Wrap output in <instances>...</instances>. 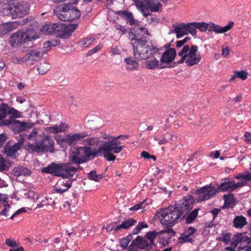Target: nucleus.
<instances>
[{
	"instance_id": "f257e3e1",
	"label": "nucleus",
	"mask_w": 251,
	"mask_h": 251,
	"mask_svg": "<svg viewBox=\"0 0 251 251\" xmlns=\"http://www.w3.org/2000/svg\"><path fill=\"white\" fill-rule=\"evenodd\" d=\"M195 202L194 196H183L174 205L170 206L157 212L155 216L160 219V222L163 226L171 227L177 223L179 220L184 219L192 210Z\"/></svg>"
},
{
	"instance_id": "f03ea898",
	"label": "nucleus",
	"mask_w": 251,
	"mask_h": 251,
	"mask_svg": "<svg viewBox=\"0 0 251 251\" xmlns=\"http://www.w3.org/2000/svg\"><path fill=\"white\" fill-rule=\"evenodd\" d=\"M112 140L104 143L99 149H94V157L103 156L108 161H114L116 156L112 153H120L124 146H121V142L118 140H125L128 138V136L120 135L117 137H111Z\"/></svg>"
},
{
	"instance_id": "7ed1b4c3",
	"label": "nucleus",
	"mask_w": 251,
	"mask_h": 251,
	"mask_svg": "<svg viewBox=\"0 0 251 251\" xmlns=\"http://www.w3.org/2000/svg\"><path fill=\"white\" fill-rule=\"evenodd\" d=\"M29 12V6L26 2H9L4 4L1 12L4 16L16 19L23 17Z\"/></svg>"
},
{
	"instance_id": "20e7f679",
	"label": "nucleus",
	"mask_w": 251,
	"mask_h": 251,
	"mask_svg": "<svg viewBox=\"0 0 251 251\" xmlns=\"http://www.w3.org/2000/svg\"><path fill=\"white\" fill-rule=\"evenodd\" d=\"M143 42L133 43V52L135 59L144 60L153 54H160L159 51L161 49L157 48L152 44L150 45L148 41Z\"/></svg>"
},
{
	"instance_id": "39448f33",
	"label": "nucleus",
	"mask_w": 251,
	"mask_h": 251,
	"mask_svg": "<svg viewBox=\"0 0 251 251\" xmlns=\"http://www.w3.org/2000/svg\"><path fill=\"white\" fill-rule=\"evenodd\" d=\"M94 150L88 146L72 148L69 151V160L74 164H80L86 162L90 156L94 157Z\"/></svg>"
},
{
	"instance_id": "423d86ee",
	"label": "nucleus",
	"mask_w": 251,
	"mask_h": 251,
	"mask_svg": "<svg viewBox=\"0 0 251 251\" xmlns=\"http://www.w3.org/2000/svg\"><path fill=\"white\" fill-rule=\"evenodd\" d=\"M54 143L49 136L44 135L40 140L36 141L34 144L28 142L25 149L30 153H41L44 152H52Z\"/></svg>"
},
{
	"instance_id": "0eeeda50",
	"label": "nucleus",
	"mask_w": 251,
	"mask_h": 251,
	"mask_svg": "<svg viewBox=\"0 0 251 251\" xmlns=\"http://www.w3.org/2000/svg\"><path fill=\"white\" fill-rule=\"evenodd\" d=\"M54 12L55 16L62 21H72L78 19L80 16V12L69 4L57 6L54 8Z\"/></svg>"
},
{
	"instance_id": "6e6552de",
	"label": "nucleus",
	"mask_w": 251,
	"mask_h": 251,
	"mask_svg": "<svg viewBox=\"0 0 251 251\" xmlns=\"http://www.w3.org/2000/svg\"><path fill=\"white\" fill-rule=\"evenodd\" d=\"M0 126H10L15 133H18L31 128L33 124L20 121L16 119H5L1 122Z\"/></svg>"
},
{
	"instance_id": "1a4fd4ad",
	"label": "nucleus",
	"mask_w": 251,
	"mask_h": 251,
	"mask_svg": "<svg viewBox=\"0 0 251 251\" xmlns=\"http://www.w3.org/2000/svg\"><path fill=\"white\" fill-rule=\"evenodd\" d=\"M218 193L217 190L211 184L197 189L196 192L197 202H200L211 199Z\"/></svg>"
},
{
	"instance_id": "9d476101",
	"label": "nucleus",
	"mask_w": 251,
	"mask_h": 251,
	"mask_svg": "<svg viewBox=\"0 0 251 251\" xmlns=\"http://www.w3.org/2000/svg\"><path fill=\"white\" fill-rule=\"evenodd\" d=\"M149 35L148 30L146 28L139 27V25L135 28H131L129 32V38L131 41L143 42L148 41L147 38Z\"/></svg>"
},
{
	"instance_id": "9b49d317",
	"label": "nucleus",
	"mask_w": 251,
	"mask_h": 251,
	"mask_svg": "<svg viewBox=\"0 0 251 251\" xmlns=\"http://www.w3.org/2000/svg\"><path fill=\"white\" fill-rule=\"evenodd\" d=\"M20 138L18 142L12 146L9 145V142L6 143L4 147L3 153L9 157L14 159L16 157V154L18 151L20 150L24 145L25 140V135H20Z\"/></svg>"
},
{
	"instance_id": "f8f14e48",
	"label": "nucleus",
	"mask_w": 251,
	"mask_h": 251,
	"mask_svg": "<svg viewBox=\"0 0 251 251\" xmlns=\"http://www.w3.org/2000/svg\"><path fill=\"white\" fill-rule=\"evenodd\" d=\"M198 50V47L196 45H192L190 50L187 53V58L185 63L188 66H192L198 64L201 59V55L200 53L197 54Z\"/></svg>"
},
{
	"instance_id": "ddd939ff",
	"label": "nucleus",
	"mask_w": 251,
	"mask_h": 251,
	"mask_svg": "<svg viewBox=\"0 0 251 251\" xmlns=\"http://www.w3.org/2000/svg\"><path fill=\"white\" fill-rule=\"evenodd\" d=\"M89 134L85 131L77 133L72 135L69 134L62 139L63 143L67 144L69 146H73L77 144L79 141H81L85 137L88 136Z\"/></svg>"
},
{
	"instance_id": "4468645a",
	"label": "nucleus",
	"mask_w": 251,
	"mask_h": 251,
	"mask_svg": "<svg viewBox=\"0 0 251 251\" xmlns=\"http://www.w3.org/2000/svg\"><path fill=\"white\" fill-rule=\"evenodd\" d=\"M114 13L116 15L119 16L121 19L124 20L127 25L135 26L139 25V21L134 18L131 12L124 10L116 11Z\"/></svg>"
},
{
	"instance_id": "2eb2a0df",
	"label": "nucleus",
	"mask_w": 251,
	"mask_h": 251,
	"mask_svg": "<svg viewBox=\"0 0 251 251\" xmlns=\"http://www.w3.org/2000/svg\"><path fill=\"white\" fill-rule=\"evenodd\" d=\"M73 163L69 161L66 163H62V177L63 178H72L75 173L79 169H82V167L78 166L77 167H74L72 166Z\"/></svg>"
},
{
	"instance_id": "dca6fc26",
	"label": "nucleus",
	"mask_w": 251,
	"mask_h": 251,
	"mask_svg": "<svg viewBox=\"0 0 251 251\" xmlns=\"http://www.w3.org/2000/svg\"><path fill=\"white\" fill-rule=\"evenodd\" d=\"M152 245L148 242L145 238L141 236H137L135 239L131 241L128 249L133 250L134 247L136 246L140 249H143L146 251H149L152 248Z\"/></svg>"
},
{
	"instance_id": "f3484780",
	"label": "nucleus",
	"mask_w": 251,
	"mask_h": 251,
	"mask_svg": "<svg viewBox=\"0 0 251 251\" xmlns=\"http://www.w3.org/2000/svg\"><path fill=\"white\" fill-rule=\"evenodd\" d=\"M78 26V24H60V28H59V35L60 37L62 38H68L72 35V33Z\"/></svg>"
},
{
	"instance_id": "a211bd4d",
	"label": "nucleus",
	"mask_w": 251,
	"mask_h": 251,
	"mask_svg": "<svg viewBox=\"0 0 251 251\" xmlns=\"http://www.w3.org/2000/svg\"><path fill=\"white\" fill-rule=\"evenodd\" d=\"M62 163H51L46 167L42 169L41 172L44 173L50 174L54 176H61L62 173Z\"/></svg>"
},
{
	"instance_id": "6ab92c4d",
	"label": "nucleus",
	"mask_w": 251,
	"mask_h": 251,
	"mask_svg": "<svg viewBox=\"0 0 251 251\" xmlns=\"http://www.w3.org/2000/svg\"><path fill=\"white\" fill-rule=\"evenodd\" d=\"M64 179H59L57 182L54 187V191L56 193L63 194L71 187L72 181Z\"/></svg>"
},
{
	"instance_id": "aec40b11",
	"label": "nucleus",
	"mask_w": 251,
	"mask_h": 251,
	"mask_svg": "<svg viewBox=\"0 0 251 251\" xmlns=\"http://www.w3.org/2000/svg\"><path fill=\"white\" fill-rule=\"evenodd\" d=\"M45 52V50L42 51V49L32 50L22 58L23 61H37L43 56Z\"/></svg>"
},
{
	"instance_id": "412c9836",
	"label": "nucleus",
	"mask_w": 251,
	"mask_h": 251,
	"mask_svg": "<svg viewBox=\"0 0 251 251\" xmlns=\"http://www.w3.org/2000/svg\"><path fill=\"white\" fill-rule=\"evenodd\" d=\"M196 232V229L192 226H190L183 234L178 238V242L180 244H183L186 242L193 243V239L191 236Z\"/></svg>"
},
{
	"instance_id": "4be33fe9",
	"label": "nucleus",
	"mask_w": 251,
	"mask_h": 251,
	"mask_svg": "<svg viewBox=\"0 0 251 251\" xmlns=\"http://www.w3.org/2000/svg\"><path fill=\"white\" fill-rule=\"evenodd\" d=\"M60 24L56 23L46 24L41 29L42 32L46 35L57 34L59 32Z\"/></svg>"
},
{
	"instance_id": "5701e85b",
	"label": "nucleus",
	"mask_w": 251,
	"mask_h": 251,
	"mask_svg": "<svg viewBox=\"0 0 251 251\" xmlns=\"http://www.w3.org/2000/svg\"><path fill=\"white\" fill-rule=\"evenodd\" d=\"M145 10H150L151 12H157L162 10V4L158 0H146Z\"/></svg>"
},
{
	"instance_id": "b1692460",
	"label": "nucleus",
	"mask_w": 251,
	"mask_h": 251,
	"mask_svg": "<svg viewBox=\"0 0 251 251\" xmlns=\"http://www.w3.org/2000/svg\"><path fill=\"white\" fill-rule=\"evenodd\" d=\"M23 31L19 30L13 34L9 39V42L12 47H16L20 44L25 43Z\"/></svg>"
},
{
	"instance_id": "393cba45",
	"label": "nucleus",
	"mask_w": 251,
	"mask_h": 251,
	"mask_svg": "<svg viewBox=\"0 0 251 251\" xmlns=\"http://www.w3.org/2000/svg\"><path fill=\"white\" fill-rule=\"evenodd\" d=\"M176 55V50L174 48H171L165 51L160 58L161 64L165 63H171L175 59Z\"/></svg>"
},
{
	"instance_id": "a878e982",
	"label": "nucleus",
	"mask_w": 251,
	"mask_h": 251,
	"mask_svg": "<svg viewBox=\"0 0 251 251\" xmlns=\"http://www.w3.org/2000/svg\"><path fill=\"white\" fill-rule=\"evenodd\" d=\"M155 54H153L150 56H148V58H146L144 65L145 67L149 70H155L159 68V61L154 56Z\"/></svg>"
},
{
	"instance_id": "bb28decb",
	"label": "nucleus",
	"mask_w": 251,
	"mask_h": 251,
	"mask_svg": "<svg viewBox=\"0 0 251 251\" xmlns=\"http://www.w3.org/2000/svg\"><path fill=\"white\" fill-rule=\"evenodd\" d=\"M225 181L220 183L216 189L218 192L233 191V180L230 178L226 177Z\"/></svg>"
},
{
	"instance_id": "cd10ccee",
	"label": "nucleus",
	"mask_w": 251,
	"mask_h": 251,
	"mask_svg": "<svg viewBox=\"0 0 251 251\" xmlns=\"http://www.w3.org/2000/svg\"><path fill=\"white\" fill-rule=\"evenodd\" d=\"M126 63V68L128 71H133L137 70L139 68V62L134 59L132 57L125 58Z\"/></svg>"
},
{
	"instance_id": "c85d7f7f",
	"label": "nucleus",
	"mask_w": 251,
	"mask_h": 251,
	"mask_svg": "<svg viewBox=\"0 0 251 251\" xmlns=\"http://www.w3.org/2000/svg\"><path fill=\"white\" fill-rule=\"evenodd\" d=\"M12 174L15 176H27L31 174V172L27 168L20 165L13 169Z\"/></svg>"
},
{
	"instance_id": "c756f323",
	"label": "nucleus",
	"mask_w": 251,
	"mask_h": 251,
	"mask_svg": "<svg viewBox=\"0 0 251 251\" xmlns=\"http://www.w3.org/2000/svg\"><path fill=\"white\" fill-rule=\"evenodd\" d=\"M23 33L24 35V38L25 43L39 38V36L37 34L36 30L32 28H28L25 31H23Z\"/></svg>"
},
{
	"instance_id": "7c9ffc66",
	"label": "nucleus",
	"mask_w": 251,
	"mask_h": 251,
	"mask_svg": "<svg viewBox=\"0 0 251 251\" xmlns=\"http://www.w3.org/2000/svg\"><path fill=\"white\" fill-rule=\"evenodd\" d=\"M136 223V221L135 220L131 218H129L123 222L121 224L116 226L115 227H113L112 229H114L116 231H118L122 228L126 229L133 226Z\"/></svg>"
},
{
	"instance_id": "2f4dec72",
	"label": "nucleus",
	"mask_w": 251,
	"mask_h": 251,
	"mask_svg": "<svg viewBox=\"0 0 251 251\" xmlns=\"http://www.w3.org/2000/svg\"><path fill=\"white\" fill-rule=\"evenodd\" d=\"M233 226L236 228H242L247 224L246 218L242 215L236 216L233 221Z\"/></svg>"
},
{
	"instance_id": "473e14b6",
	"label": "nucleus",
	"mask_w": 251,
	"mask_h": 251,
	"mask_svg": "<svg viewBox=\"0 0 251 251\" xmlns=\"http://www.w3.org/2000/svg\"><path fill=\"white\" fill-rule=\"evenodd\" d=\"M233 22H229L226 25L223 27L219 25H215L214 32L216 33H223L229 31L233 26Z\"/></svg>"
},
{
	"instance_id": "72a5a7b5",
	"label": "nucleus",
	"mask_w": 251,
	"mask_h": 251,
	"mask_svg": "<svg viewBox=\"0 0 251 251\" xmlns=\"http://www.w3.org/2000/svg\"><path fill=\"white\" fill-rule=\"evenodd\" d=\"M173 27L174 28V32L176 34L177 38H180L184 36L185 35L188 34V32L185 30L183 23H181L177 26L173 25Z\"/></svg>"
},
{
	"instance_id": "f704fd0d",
	"label": "nucleus",
	"mask_w": 251,
	"mask_h": 251,
	"mask_svg": "<svg viewBox=\"0 0 251 251\" xmlns=\"http://www.w3.org/2000/svg\"><path fill=\"white\" fill-rule=\"evenodd\" d=\"M68 128L67 125L62 123L59 125H55L47 128V131L50 132L58 133L65 131Z\"/></svg>"
},
{
	"instance_id": "c9c22d12",
	"label": "nucleus",
	"mask_w": 251,
	"mask_h": 251,
	"mask_svg": "<svg viewBox=\"0 0 251 251\" xmlns=\"http://www.w3.org/2000/svg\"><path fill=\"white\" fill-rule=\"evenodd\" d=\"M200 209L198 208L194 209L191 212L190 211L189 214L185 217V223L187 224L192 223L198 217L199 211Z\"/></svg>"
},
{
	"instance_id": "e433bc0d",
	"label": "nucleus",
	"mask_w": 251,
	"mask_h": 251,
	"mask_svg": "<svg viewBox=\"0 0 251 251\" xmlns=\"http://www.w3.org/2000/svg\"><path fill=\"white\" fill-rule=\"evenodd\" d=\"M234 239H236L239 243H245L246 245H249L251 243V238L249 237L245 234L241 233H237L233 236Z\"/></svg>"
},
{
	"instance_id": "4c0bfd02",
	"label": "nucleus",
	"mask_w": 251,
	"mask_h": 251,
	"mask_svg": "<svg viewBox=\"0 0 251 251\" xmlns=\"http://www.w3.org/2000/svg\"><path fill=\"white\" fill-rule=\"evenodd\" d=\"M95 40L93 37H88L85 38L81 39L78 42V45L82 48L89 47Z\"/></svg>"
},
{
	"instance_id": "58836bf2",
	"label": "nucleus",
	"mask_w": 251,
	"mask_h": 251,
	"mask_svg": "<svg viewBox=\"0 0 251 251\" xmlns=\"http://www.w3.org/2000/svg\"><path fill=\"white\" fill-rule=\"evenodd\" d=\"M185 30L188 32V34L190 33L192 36H195L197 34V30L196 29L195 22L189 23L187 24L183 23Z\"/></svg>"
},
{
	"instance_id": "ea45409f",
	"label": "nucleus",
	"mask_w": 251,
	"mask_h": 251,
	"mask_svg": "<svg viewBox=\"0 0 251 251\" xmlns=\"http://www.w3.org/2000/svg\"><path fill=\"white\" fill-rule=\"evenodd\" d=\"M234 177L238 179H243L244 181H251V172L246 171L244 173H239Z\"/></svg>"
},
{
	"instance_id": "a19ab883",
	"label": "nucleus",
	"mask_w": 251,
	"mask_h": 251,
	"mask_svg": "<svg viewBox=\"0 0 251 251\" xmlns=\"http://www.w3.org/2000/svg\"><path fill=\"white\" fill-rule=\"evenodd\" d=\"M50 69V65L46 62L41 63L37 66V71L40 75L45 74Z\"/></svg>"
},
{
	"instance_id": "79ce46f5",
	"label": "nucleus",
	"mask_w": 251,
	"mask_h": 251,
	"mask_svg": "<svg viewBox=\"0 0 251 251\" xmlns=\"http://www.w3.org/2000/svg\"><path fill=\"white\" fill-rule=\"evenodd\" d=\"M13 29L12 24L10 23H4L0 25V31L2 34H7Z\"/></svg>"
},
{
	"instance_id": "37998d69",
	"label": "nucleus",
	"mask_w": 251,
	"mask_h": 251,
	"mask_svg": "<svg viewBox=\"0 0 251 251\" xmlns=\"http://www.w3.org/2000/svg\"><path fill=\"white\" fill-rule=\"evenodd\" d=\"M158 235V232L156 231H151L148 232L146 233L145 237L148 239L150 241V243L154 246H155L154 243V240L156 238Z\"/></svg>"
},
{
	"instance_id": "c03bdc74",
	"label": "nucleus",
	"mask_w": 251,
	"mask_h": 251,
	"mask_svg": "<svg viewBox=\"0 0 251 251\" xmlns=\"http://www.w3.org/2000/svg\"><path fill=\"white\" fill-rule=\"evenodd\" d=\"M100 142V139L98 137H90L83 139V144L86 146H93Z\"/></svg>"
},
{
	"instance_id": "a18cd8bd",
	"label": "nucleus",
	"mask_w": 251,
	"mask_h": 251,
	"mask_svg": "<svg viewBox=\"0 0 251 251\" xmlns=\"http://www.w3.org/2000/svg\"><path fill=\"white\" fill-rule=\"evenodd\" d=\"M7 115H9L13 118H18L20 117V112L14 109L13 107H10L8 104H7Z\"/></svg>"
},
{
	"instance_id": "49530a36",
	"label": "nucleus",
	"mask_w": 251,
	"mask_h": 251,
	"mask_svg": "<svg viewBox=\"0 0 251 251\" xmlns=\"http://www.w3.org/2000/svg\"><path fill=\"white\" fill-rule=\"evenodd\" d=\"M131 240L132 236L131 235H128V236L124 237L120 240V246L122 248L123 250H125L127 248L129 243Z\"/></svg>"
},
{
	"instance_id": "de8ad7c7",
	"label": "nucleus",
	"mask_w": 251,
	"mask_h": 251,
	"mask_svg": "<svg viewBox=\"0 0 251 251\" xmlns=\"http://www.w3.org/2000/svg\"><path fill=\"white\" fill-rule=\"evenodd\" d=\"M114 28L121 35H125L127 32L128 29L125 26L122 25L118 23L114 25Z\"/></svg>"
},
{
	"instance_id": "09e8293b",
	"label": "nucleus",
	"mask_w": 251,
	"mask_h": 251,
	"mask_svg": "<svg viewBox=\"0 0 251 251\" xmlns=\"http://www.w3.org/2000/svg\"><path fill=\"white\" fill-rule=\"evenodd\" d=\"M88 177L90 179L94 180L95 181H98L102 178V175H97L96 171H91L88 174Z\"/></svg>"
},
{
	"instance_id": "8fccbe9b",
	"label": "nucleus",
	"mask_w": 251,
	"mask_h": 251,
	"mask_svg": "<svg viewBox=\"0 0 251 251\" xmlns=\"http://www.w3.org/2000/svg\"><path fill=\"white\" fill-rule=\"evenodd\" d=\"M148 226L146 223L143 222L138 223V225L133 229V234H138L140 230L144 228H146Z\"/></svg>"
},
{
	"instance_id": "3c124183",
	"label": "nucleus",
	"mask_w": 251,
	"mask_h": 251,
	"mask_svg": "<svg viewBox=\"0 0 251 251\" xmlns=\"http://www.w3.org/2000/svg\"><path fill=\"white\" fill-rule=\"evenodd\" d=\"M196 29H198L200 31L204 32L206 31V23L202 22H195Z\"/></svg>"
},
{
	"instance_id": "603ef678",
	"label": "nucleus",
	"mask_w": 251,
	"mask_h": 251,
	"mask_svg": "<svg viewBox=\"0 0 251 251\" xmlns=\"http://www.w3.org/2000/svg\"><path fill=\"white\" fill-rule=\"evenodd\" d=\"M231 239V234L230 233H226L225 234H223L221 237H219L217 238L218 241H221L225 243L226 244H228L230 240Z\"/></svg>"
},
{
	"instance_id": "864d4df0",
	"label": "nucleus",
	"mask_w": 251,
	"mask_h": 251,
	"mask_svg": "<svg viewBox=\"0 0 251 251\" xmlns=\"http://www.w3.org/2000/svg\"><path fill=\"white\" fill-rule=\"evenodd\" d=\"M135 3L136 6L140 9L143 12L145 10V1L146 0H132Z\"/></svg>"
},
{
	"instance_id": "5fc2aeb1",
	"label": "nucleus",
	"mask_w": 251,
	"mask_h": 251,
	"mask_svg": "<svg viewBox=\"0 0 251 251\" xmlns=\"http://www.w3.org/2000/svg\"><path fill=\"white\" fill-rule=\"evenodd\" d=\"M234 74L236 75L237 77L241 78L242 80H245L247 78L248 73L244 71H235Z\"/></svg>"
},
{
	"instance_id": "6e6d98bb",
	"label": "nucleus",
	"mask_w": 251,
	"mask_h": 251,
	"mask_svg": "<svg viewBox=\"0 0 251 251\" xmlns=\"http://www.w3.org/2000/svg\"><path fill=\"white\" fill-rule=\"evenodd\" d=\"M4 207V208L0 212V214L1 215L8 216L9 215V213L10 212L11 207L9 204H5Z\"/></svg>"
},
{
	"instance_id": "4d7b16f0",
	"label": "nucleus",
	"mask_w": 251,
	"mask_h": 251,
	"mask_svg": "<svg viewBox=\"0 0 251 251\" xmlns=\"http://www.w3.org/2000/svg\"><path fill=\"white\" fill-rule=\"evenodd\" d=\"M8 139V136L5 133L0 134V148H1Z\"/></svg>"
},
{
	"instance_id": "13d9d810",
	"label": "nucleus",
	"mask_w": 251,
	"mask_h": 251,
	"mask_svg": "<svg viewBox=\"0 0 251 251\" xmlns=\"http://www.w3.org/2000/svg\"><path fill=\"white\" fill-rule=\"evenodd\" d=\"M7 170V166L2 155L0 154V171Z\"/></svg>"
},
{
	"instance_id": "bf43d9fd",
	"label": "nucleus",
	"mask_w": 251,
	"mask_h": 251,
	"mask_svg": "<svg viewBox=\"0 0 251 251\" xmlns=\"http://www.w3.org/2000/svg\"><path fill=\"white\" fill-rule=\"evenodd\" d=\"M246 181H247L244 180L243 181H240L235 183L234 181L233 180V190L234 191L235 190L238 188L242 187L244 186H246L247 184Z\"/></svg>"
},
{
	"instance_id": "052dcab7",
	"label": "nucleus",
	"mask_w": 251,
	"mask_h": 251,
	"mask_svg": "<svg viewBox=\"0 0 251 251\" xmlns=\"http://www.w3.org/2000/svg\"><path fill=\"white\" fill-rule=\"evenodd\" d=\"M101 48H102V46L101 45H97L94 48H93L88 51V52L87 53V56H90V55H92L94 53L100 50Z\"/></svg>"
},
{
	"instance_id": "680f3d73",
	"label": "nucleus",
	"mask_w": 251,
	"mask_h": 251,
	"mask_svg": "<svg viewBox=\"0 0 251 251\" xmlns=\"http://www.w3.org/2000/svg\"><path fill=\"white\" fill-rule=\"evenodd\" d=\"M5 244L9 247H17L18 245L15 240L10 239H6Z\"/></svg>"
},
{
	"instance_id": "e2e57ef3",
	"label": "nucleus",
	"mask_w": 251,
	"mask_h": 251,
	"mask_svg": "<svg viewBox=\"0 0 251 251\" xmlns=\"http://www.w3.org/2000/svg\"><path fill=\"white\" fill-rule=\"evenodd\" d=\"M224 198L225 201V202H228L230 203L233 202L234 199V195L233 194L229 195H224Z\"/></svg>"
},
{
	"instance_id": "0e129e2a",
	"label": "nucleus",
	"mask_w": 251,
	"mask_h": 251,
	"mask_svg": "<svg viewBox=\"0 0 251 251\" xmlns=\"http://www.w3.org/2000/svg\"><path fill=\"white\" fill-rule=\"evenodd\" d=\"M33 19L31 17H29L26 18H24L22 20V21L20 23L22 25L28 24V25H31L32 23V21Z\"/></svg>"
},
{
	"instance_id": "69168bd1",
	"label": "nucleus",
	"mask_w": 251,
	"mask_h": 251,
	"mask_svg": "<svg viewBox=\"0 0 251 251\" xmlns=\"http://www.w3.org/2000/svg\"><path fill=\"white\" fill-rule=\"evenodd\" d=\"M164 136L169 142L171 140H176L177 138L176 135L170 133H167L165 134Z\"/></svg>"
},
{
	"instance_id": "338daca9",
	"label": "nucleus",
	"mask_w": 251,
	"mask_h": 251,
	"mask_svg": "<svg viewBox=\"0 0 251 251\" xmlns=\"http://www.w3.org/2000/svg\"><path fill=\"white\" fill-rule=\"evenodd\" d=\"M144 202H140L138 204L134 205L133 206L129 208V210L132 211H136L142 208Z\"/></svg>"
},
{
	"instance_id": "774afa93",
	"label": "nucleus",
	"mask_w": 251,
	"mask_h": 251,
	"mask_svg": "<svg viewBox=\"0 0 251 251\" xmlns=\"http://www.w3.org/2000/svg\"><path fill=\"white\" fill-rule=\"evenodd\" d=\"M215 24L214 23L210 22L209 23H206V30H207L209 32L214 31V26Z\"/></svg>"
}]
</instances>
